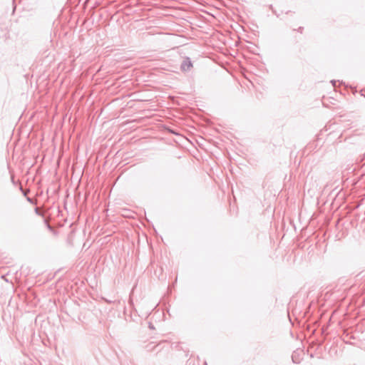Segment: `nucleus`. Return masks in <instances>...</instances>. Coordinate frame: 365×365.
Returning <instances> with one entry per match:
<instances>
[{
	"label": "nucleus",
	"instance_id": "1",
	"mask_svg": "<svg viewBox=\"0 0 365 365\" xmlns=\"http://www.w3.org/2000/svg\"><path fill=\"white\" fill-rule=\"evenodd\" d=\"M192 68V63L189 57H185L180 66V69L182 71H188Z\"/></svg>",
	"mask_w": 365,
	"mask_h": 365
},
{
	"label": "nucleus",
	"instance_id": "2",
	"mask_svg": "<svg viewBox=\"0 0 365 365\" xmlns=\"http://www.w3.org/2000/svg\"><path fill=\"white\" fill-rule=\"evenodd\" d=\"M331 83L333 84V86H335V83H336V81H331Z\"/></svg>",
	"mask_w": 365,
	"mask_h": 365
},
{
	"label": "nucleus",
	"instance_id": "3",
	"mask_svg": "<svg viewBox=\"0 0 365 365\" xmlns=\"http://www.w3.org/2000/svg\"><path fill=\"white\" fill-rule=\"evenodd\" d=\"M149 327H150V329H154L153 326V325H151V324L149 325Z\"/></svg>",
	"mask_w": 365,
	"mask_h": 365
},
{
	"label": "nucleus",
	"instance_id": "4",
	"mask_svg": "<svg viewBox=\"0 0 365 365\" xmlns=\"http://www.w3.org/2000/svg\"><path fill=\"white\" fill-rule=\"evenodd\" d=\"M303 29V28L302 27H299V31L302 32V30Z\"/></svg>",
	"mask_w": 365,
	"mask_h": 365
}]
</instances>
